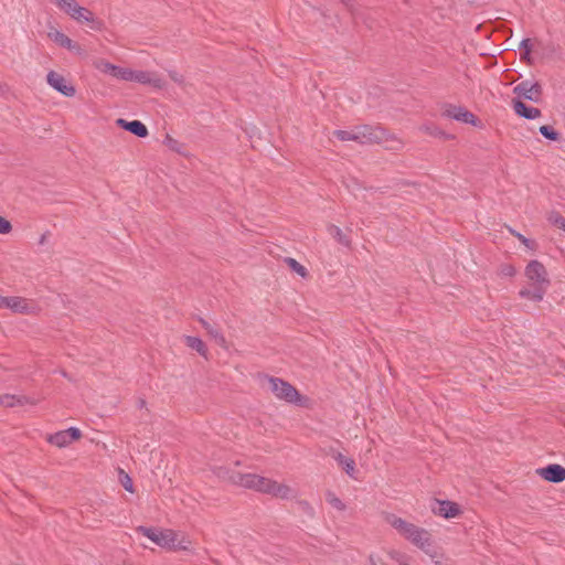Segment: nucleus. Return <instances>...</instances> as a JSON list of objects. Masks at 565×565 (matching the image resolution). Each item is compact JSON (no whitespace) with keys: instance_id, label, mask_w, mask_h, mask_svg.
Masks as SVG:
<instances>
[{"instance_id":"1","label":"nucleus","mask_w":565,"mask_h":565,"mask_svg":"<svg viewBox=\"0 0 565 565\" xmlns=\"http://www.w3.org/2000/svg\"><path fill=\"white\" fill-rule=\"evenodd\" d=\"M524 276L529 287L522 288L519 296L537 302L542 301L551 285L545 266L539 260H531L524 269Z\"/></svg>"},{"instance_id":"2","label":"nucleus","mask_w":565,"mask_h":565,"mask_svg":"<svg viewBox=\"0 0 565 565\" xmlns=\"http://www.w3.org/2000/svg\"><path fill=\"white\" fill-rule=\"evenodd\" d=\"M137 532L141 533L158 546L171 551H189L191 541L185 534L174 530H158L154 527L139 526Z\"/></svg>"},{"instance_id":"3","label":"nucleus","mask_w":565,"mask_h":565,"mask_svg":"<svg viewBox=\"0 0 565 565\" xmlns=\"http://www.w3.org/2000/svg\"><path fill=\"white\" fill-rule=\"evenodd\" d=\"M263 386L266 387L277 399L289 404L303 405L305 397L289 382L266 375L262 380Z\"/></svg>"},{"instance_id":"4","label":"nucleus","mask_w":565,"mask_h":565,"mask_svg":"<svg viewBox=\"0 0 565 565\" xmlns=\"http://www.w3.org/2000/svg\"><path fill=\"white\" fill-rule=\"evenodd\" d=\"M359 143H385L388 149L398 150L403 147L401 139L387 134L381 127L369 125L355 127Z\"/></svg>"},{"instance_id":"5","label":"nucleus","mask_w":565,"mask_h":565,"mask_svg":"<svg viewBox=\"0 0 565 565\" xmlns=\"http://www.w3.org/2000/svg\"><path fill=\"white\" fill-rule=\"evenodd\" d=\"M254 491L270 494L278 499H290L295 497V491L288 484L279 483L276 480L258 475Z\"/></svg>"},{"instance_id":"6","label":"nucleus","mask_w":565,"mask_h":565,"mask_svg":"<svg viewBox=\"0 0 565 565\" xmlns=\"http://www.w3.org/2000/svg\"><path fill=\"white\" fill-rule=\"evenodd\" d=\"M513 93L519 97L537 103L542 97V86L537 82L523 81L513 88Z\"/></svg>"},{"instance_id":"7","label":"nucleus","mask_w":565,"mask_h":565,"mask_svg":"<svg viewBox=\"0 0 565 565\" xmlns=\"http://www.w3.org/2000/svg\"><path fill=\"white\" fill-rule=\"evenodd\" d=\"M128 82H136L143 85H150L158 89H162L166 85L164 81L156 72L131 68Z\"/></svg>"},{"instance_id":"8","label":"nucleus","mask_w":565,"mask_h":565,"mask_svg":"<svg viewBox=\"0 0 565 565\" xmlns=\"http://www.w3.org/2000/svg\"><path fill=\"white\" fill-rule=\"evenodd\" d=\"M0 308L10 309L15 313L30 315L34 311V306L25 298L13 296H0Z\"/></svg>"},{"instance_id":"9","label":"nucleus","mask_w":565,"mask_h":565,"mask_svg":"<svg viewBox=\"0 0 565 565\" xmlns=\"http://www.w3.org/2000/svg\"><path fill=\"white\" fill-rule=\"evenodd\" d=\"M68 15L78 23H87L96 31H100L104 26L103 22L98 20L90 10L79 6L78 3Z\"/></svg>"},{"instance_id":"10","label":"nucleus","mask_w":565,"mask_h":565,"mask_svg":"<svg viewBox=\"0 0 565 565\" xmlns=\"http://www.w3.org/2000/svg\"><path fill=\"white\" fill-rule=\"evenodd\" d=\"M47 84L66 97H73L76 94L74 85L68 83L66 78L55 71H50L46 75Z\"/></svg>"},{"instance_id":"11","label":"nucleus","mask_w":565,"mask_h":565,"mask_svg":"<svg viewBox=\"0 0 565 565\" xmlns=\"http://www.w3.org/2000/svg\"><path fill=\"white\" fill-rule=\"evenodd\" d=\"M81 437L82 433L78 428L70 427L65 430L50 435L47 441L58 448H63L72 444L74 440H78Z\"/></svg>"},{"instance_id":"12","label":"nucleus","mask_w":565,"mask_h":565,"mask_svg":"<svg viewBox=\"0 0 565 565\" xmlns=\"http://www.w3.org/2000/svg\"><path fill=\"white\" fill-rule=\"evenodd\" d=\"M443 116L465 124H470L472 126H477L478 124V118L462 106L447 105L443 111Z\"/></svg>"},{"instance_id":"13","label":"nucleus","mask_w":565,"mask_h":565,"mask_svg":"<svg viewBox=\"0 0 565 565\" xmlns=\"http://www.w3.org/2000/svg\"><path fill=\"white\" fill-rule=\"evenodd\" d=\"M431 511L445 519H454L461 514L459 504L449 500H436Z\"/></svg>"},{"instance_id":"14","label":"nucleus","mask_w":565,"mask_h":565,"mask_svg":"<svg viewBox=\"0 0 565 565\" xmlns=\"http://www.w3.org/2000/svg\"><path fill=\"white\" fill-rule=\"evenodd\" d=\"M47 36L54 43H56L57 45H60L62 47L67 49L71 52H74V53H76L78 55L83 54L82 46L78 43H76L75 41H73L71 38H68L66 34H64L63 32L58 31L57 29H53L52 28L47 32Z\"/></svg>"},{"instance_id":"15","label":"nucleus","mask_w":565,"mask_h":565,"mask_svg":"<svg viewBox=\"0 0 565 565\" xmlns=\"http://www.w3.org/2000/svg\"><path fill=\"white\" fill-rule=\"evenodd\" d=\"M536 473L546 481L559 483L565 480V468L557 463H551L536 470Z\"/></svg>"},{"instance_id":"16","label":"nucleus","mask_w":565,"mask_h":565,"mask_svg":"<svg viewBox=\"0 0 565 565\" xmlns=\"http://www.w3.org/2000/svg\"><path fill=\"white\" fill-rule=\"evenodd\" d=\"M390 524L407 541H411L412 537L420 529L414 523L407 522L397 516H393L392 520L390 521Z\"/></svg>"},{"instance_id":"17","label":"nucleus","mask_w":565,"mask_h":565,"mask_svg":"<svg viewBox=\"0 0 565 565\" xmlns=\"http://www.w3.org/2000/svg\"><path fill=\"white\" fill-rule=\"evenodd\" d=\"M409 542L426 554L430 555L434 541L431 534L426 529L420 527Z\"/></svg>"},{"instance_id":"18","label":"nucleus","mask_w":565,"mask_h":565,"mask_svg":"<svg viewBox=\"0 0 565 565\" xmlns=\"http://www.w3.org/2000/svg\"><path fill=\"white\" fill-rule=\"evenodd\" d=\"M116 125L139 138H146L149 134L147 127L139 120L127 121L119 118L116 120Z\"/></svg>"},{"instance_id":"19","label":"nucleus","mask_w":565,"mask_h":565,"mask_svg":"<svg viewBox=\"0 0 565 565\" xmlns=\"http://www.w3.org/2000/svg\"><path fill=\"white\" fill-rule=\"evenodd\" d=\"M512 106L518 116L526 119H536L542 115L539 108L527 106L520 99H514Z\"/></svg>"},{"instance_id":"20","label":"nucleus","mask_w":565,"mask_h":565,"mask_svg":"<svg viewBox=\"0 0 565 565\" xmlns=\"http://www.w3.org/2000/svg\"><path fill=\"white\" fill-rule=\"evenodd\" d=\"M258 475L256 473H239L235 472L231 475L230 481L238 487L254 490L255 483L257 482Z\"/></svg>"},{"instance_id":"21","label":"nucleus","mask_w":565,"mask_h":565,"mask_svg":"<svg viewBox=\"0 0 565 565\" xmlns=\"http://www.w3.org/2000/svg\"><path fill=\"white\" fill-rule=\"evenodd\" d=\"M199 322L202 324V327L205 329L207 334L214 339V341L223 349H227V341L224 337V334L221 332V330L214 326H212L210 322H207L205 319L200 318Z\"/></svg>"},{"instance_id":"22","label":"nucleus","mask_w":565,"mask_h":565,"mask_svg":"<svg viewBox=\"0 0 565 565\" xmlns=\"http://www.w3.org/2000/svg\"><path fill=\"white\" fill-rule=\"evenodd\" d=\"M34 404L33 401L26 396H18L11 394H0V407H13L15 405Z\"/></svg>"},{"instance_id":"23","label":"nucleus","mask_w":565,"mask_h":565,"mask_svg":"<svg viewBox=\"0 0 565 565\" xmlns=\"http://www.w3.org/2000/svg\"><path fill=\"white\" fill-rule=\"evenodd\" d=\"M184 342L190 349L195 350L201 356L207 359V348L200 338L185 335Z\"/></svg>"},{"instance_id":"24","label":"nucleus","mask_w":565,"mask_h":565,"mask_svg":"<svg viewBox=\"0 0 565 565\" xmlns=\"http://www.w3.org/2000/svg\"><path fill=\"white\" fill-rule=\"evenodd\" d=\"M328 232L339 244L351 247L350 237L339 226L331 224L328 226Z\"/></svg>"},{"instance_id":"25","label":"nucleus","mask_w":565,"mask_h":565,"mask_svg":"<svg viewBox=\"0 0 565 565\" xmlns=\"http://www.w3.org/2000/svg\"><path fill=\"white\" fill-rule=\"evenodd\" d=\"M333 458L343 468V470L350 476L353 477L355 472V461L351 458H347L340 452L333 455Z\"/></svg>"},{"instance_id":"26","label":"nucleus","mask_w":565,"mask_h":565,"mask_svg":"<svg viewBox=\"0 0 565 565\" xmlns=\"http://www.w3.org/2000/svg\"><path fill=\"white\" fill-rule=\"evenodd\" d=\"M419 130L422 132H425L433 137H440L445 139H452L454 136L446 134L444 130H441L439 127L433 124H425L419 127Z\"/></svg>"},{"instance_id":"27","label":"nucleus","mask_w":565,"mask_h":565,"mask_svg":"<svg viewBox=\"0 0 565 565\" xmlns=\"http://www.w3.org/2000/svg\"><path fill=\"white\" fill-rule=\"evenodd\" d=\"M285 263L287 266L295 273H297L300 277L306 278L308 277V270L305 266H302L299 262H297L295 258L287 257L285 258Z\"/></svg>"},{"instance_id":"28","label":"nucleus","mask_w":565,"mask_h":565,"mask_svg":"<svg viewBox=\"0 0 565 565\" xmlns=\"http://www.w3.org/2000/svg\"><path fill=\"white\" fill-rule=\"evenodd\" d=\"M326 500L332 508H334L338 511H344L347 509L345 503L340 498H338L335 493L332 491L326 492Z\"/></svg>"},{"instance_id":"29","label":"nucleus","mask_w":565,"mask_h":565,"mask_svg":"<svg viewBox=\"0 0 565 565\" xmlns=\"http://www.w3.org/2000/svg\"><path fill=\"white\" fill-rule=\"evenodd\" d=\"M118 478L120 484L125 488L126 491L130 493L135 492L132 479L125 470L118 469Z\"/></svg>"},{"instance_id":"30","label":"nucleus","mask_w":565,"mask_h":565,"mask_svg":"<svg viewBox=\"0 0 565 565\" xmlns=\"http://www.w3.org/2000/svg\"><path fill=\"white\" fill-rule=\"evenodd\" d=\"M93 65L99 72H102L104 74H109L110 76L113 74L114 66H115V64H111L110 62H108V61H106L104 58L95 60L93 62Z\"/></svg>"},{"instance_id":"31","label":"nucleus","mask_w":565,"mask_h":565,"mask_svg":"<svg viewBox=\"0 0 565 565\" xmlns=\"http://www.w3.org/2000/svg\"><path fill=\"white\" fill-rule=\"evenodd\" d=\"M540 132L546 139L552 141H558L561 139V134L557 132L553 127L544 125L540 127Z\"/></svg>"},{"instance_id":"32","label":"nucleus","mask_w":565,"mask_h":565,"mask_svg":"<svg viewBox=\"0 0 565 565\" xmlns=\"http://www.w3.org/2000/svg\"><path fill=\"white\" fill-rule=\"evenodd\" d=\"M333 135L341 141H356L359 136H356L355 128L351 131L348 130H335Z\"/></svg>"},{"instance_id":"33","label":"nucleus","mask_w":565,"mask_h":565,"mask_svg":"<svg viewBox=\"0 0 565 565\" xmlns=\"http://www.w3.org/2000/svg\"><path fill=\"white\" fill-rule=\"evenodd\" d=\"M129 75H130V68L120 67V66H117V65L114 66V71H113V74H111L113 77H115L117 79H120V81L128 82L129 81Z\"/></svg>"},{"instance_id":"34","label":"nucleus","mask_w":565,"mask_h":565,"mask_svg":"<svg viewBox=\"0 0 565 565\" xmlns=\"http://www.w3.org/2000/svg\"><path fill=\"white\" fill-rule=\"evenodd\" d=\"M509 232L514 236L516 237L526 248L529 249H535L536 247V244L534 241H531L529 238H526L524 235H522L521 233L514 231L513 228L509 227Z\"/></svg>"},{"instance_id":"35","label":"nucleus","mask_w":565,"mask_h":565,"mask_svg":"<svg viewBox=\"0 0 565 565\" xmlns=\"http://www.w3.org/2000/svg\"><path fill=\"white\" fill-rule=\"evenodd\" d=\"M164 145L172 151H175L178 153H181V154H185L182 150V145L175 140L174 138H172L171 136H167L166 139H164Z\"/></svg>"},{"instance_id":"36","label":"nucleus","mask_w":565,"mask_h":565,"mask_svg":"<svg viewBox=\"0 0 565 565\" xmlns=\"http://www.w3.org/2000/svg\"><path fill=\"white\" fill-rule=\"evenodd\" d=\"M64 13L67 15L72 12V10L75 8L77 2L75 0H58L55 3Z\"/></svg>"},{"instance_id":"37","label":"nucleus","mask_w":565,"mask_h":565,"mask_svg":"<svg viewBox=\"0 0 565 565\" xmlns=\"http://www.w3.org/2000/svg\"><path fill=\"white\" fill-rule=\"evenodd\" d=\"M12 231L10 221L0 215V234H9Z\"/></svg>"},{"instance_id":"38","label":"nucleus","mask_w":565,"mask_h":565,"mask_svg":"<svg viewBox=\"0 0 565 565\" xmlns=\"http://www.w3.org/2000/svg\"><path fill=\"white\" fill-rule=\"evenodd\" d=\"M520 49L524 50L523 57L527 58L530 53H531V51H532V41H531V39L522 40V42L520 44Z\"/></svg>"},{"instance_id":"39","label":"nucleus","mask_w":565,"mask_h":565,"mask_svg":"<svg viewBox=\"0 0 565 565\" xmlns=\"http://www.w3.org/2000/svg\"><path fill=\"white\" fill-rule=\"evenodd\" d=\"M550 221L557 227L565 231V218L562 215L555 214V215L551 216Z\"/></svg>"},{"instance_id":"40","label":"nucleus","mask_w":565,"mask_h":565,"mask_svg":"<svg viewBox=\"0 0 565 565\" xmlns=\"http://www.w3.org/2000/svg\"><path fill=\"white\" fill-rule=\"evenodd\" d=\"M515 273V268L512 265H502L500 268V274L505 277H512Z\"/></svg>"},{"instance_id":"41","label":"nucleus","mask_w":565,"mask_h":565,"mask_svg":"<svg viewBox=\"0 0 565 565\" xmlns=\"http://www.w3.org/2000/svg\"><path fill=\"white\" fill-rule=\"evenodd\" d=\"M298 504L300 505L302 511H305L310 516H313L315 510H313L312 505L308 501L301 500V501L298 502Z\"/></svg>"},{"instance_id":"42","label":"nucleus","mask_w":565,"mask_h":565,"mask_svg":"<svg viewBox=\"0 0 565 565\" xmlns=\"http://www.w3.org/2000/svg\"><path fill=\"white\" fill-rule=\"evenodd\" d=\"M169 76L170 78L179 84V85H183L184 84V77L182 74L178 73L177 71H169Z\"/></svg>"},{"instance_id":"43","label":"nucleus","mask_w":565,"mask_h":565,"mask_svg":"<svg viewBox=\"0 0 565 565\" xmlns=\"http://www.w3.org/2000/svg\"><path fill=\"white\" fill-rule=\"evenodd\" d=\"M390 556H391L393 559L397 561L401 565H406V564L404 563V559H403V558H405V556H404V555H401L398 552H392V553H390Z\"/></svg>"},{"instance_id":"44","label":"nucleus","mask_w":565,"mask_h":565,"mask_svg":"<svg viewBox=\"0 0 565 565\" xmlns=\"http://www.w3.org/2000/svg\"><path fill=\"white\" fill-rule=\"evenodd\" d=\"M369 561H370V564H371V565H377V563H376V561H375L374 556H372V555H371V556H370V558H369Z\"/></svg>"},{"instance_id":"45","label":"nucleus","mask_w":565,"mask_h":565,"mask_svg":"<svg viewBox=\"0 0 565 565\" xmlns=\"http://www.w3.org/2000/svg\"><path fill=\"white\" fill-rule=\"evenodd\" d=\"M58 0H54V2L56 3Z\"/></svg>"},{"instance_id":"46","label":"nucleus","mask_w":565,"mask_h":565,"mask_svg":"<svg viewBox=\"0 0 565 565\" xmlns=\"http://www.w3.org/2000/svg\"><path fill=\"white\" fill-rule=\"evenodd\" d=\"M58 0H54V2L56 3Z\"/></svg>"}]
</instances>
